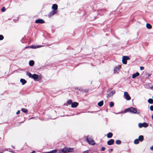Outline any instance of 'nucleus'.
<instances>
[{
  "instance_id": "nucleus-39",
  "label": "nucleus",
  "mask_w": 153,
  "mask_h": 153,
  "mask_svg": "<svg viewBox=\"0 0 153 153\" xmlns=\"http://www.w3.org/2000/svg\"><path fill=\"white\" fill-rule=\"evenodd\" d=\"M113 150V149H109V150H108V151H109V152L110 153Z\"/></svg>"
},
{
  "instance_id": "nucleus-7",
  "label": "nucleus",
  "mask_w": 153,
  "mask_h": 153,
  "mask_svg": "<svg viewBox=\"0 0 153 153\" xmlns=\"http://www.w3.org/2000/svg\"><path fill=\"white\" fill-rule=\"evenodd\" d=\"M124 96L125 97V98L128 100H131V97L129 95L128 93L127 92H125L124 93Z\"/></svg>"
},
{
  "instance_id": "nucleus-19",
  "label": "nucleus",
  "mask_w": 153,
  "mask_h": 153,
  "mask_svg": "<svg viewBox=\"0 0 153 153\" xmlns=\"http://www.w3.org/2000/svg\"><path fill=\"white\" fill-rule=\"evenodd\" d=\"M139 140L140 142H142L144 140V137L143 135H140L138 137Z\"/></svg>"
},
{
  "instance_id": "nucleus-50",
  "label": "nucleus",
  "mask_w": 153,
  "mask_h": 153,
  "mask_svg": "<svg viewBox=\"0 0 153 153\" xmlns=\"http://www.w3.org/2000/svg\"><path fill=\"white\" fill-rule=\"evenodd\" d=\"M95 112L94 111H91L90 112L91 113H93V112Z\"/></svg>"
},
{
  "instance_id": "nucleus-51",
  "label": "nucleus",
  "mask_w": 153,
  "mask_h": 153,
  "mask_svg": "<svg viewBox=\"0 0 153 153\" xmlns=\"http://www.w3.org/2000/svg\"><path fill=\"white\" fill-rule=\"evenodd\" d=\"M3 153V152H0V153Z\"/></svg>"
},
{
  "instance_id": "nucleus-15",
  "label": "nucleus",
  "mask_w": 153,
  "mask_h": 153,
  "mask_svg": "<svg viewBox=\"0 0 153 153\" xmlns=\"http://www.w3.org/2000/svg\"><path fill=\"white\" fill-rule=\"evenodd\" d=\"M120 68L119 67H116L114 69V72L115 73H118L119 72Z\"/></svg>"
},
{
  "instance_id": "nucleus-25",
  "label": "nucleus",
  "mask_w": 153,
  "mask_h": 153,
  "mask_svg": "<svg viewBox=\"0 0 153 153\" xmlns=\"http://www.w3.org/2000/svg\"><path fill=\"white\" fill-rule=\"evenodd\" d=\"M67 103L69 105H71L73 102H72V100H69L67 101Z\"/></svg>"
},
{
  "instance_id": "nucleus-2",
  "label": "nucleus",
  "mask_w": 153,
  "mask_h": 153,
  "mask_svg": "<svg viewBox=\"0 0 153 153\" xmlns=\"http://www.w3.org/2000/svg\"><path fill=\"white\" fill-rule=\"evenodd\" d=\"M74 149L73 148H67L65 147L62 149V151L64 153H67L68 152H71L73 151Z\"/></svg>"
},
{
  "instance_id": "nucleus-49",
  "label": "nucleus",
  "mask_w": 153,
  "mask_h": 153,
  "mask_svg": "<svg viewBox=\"0 0 153 153\" xmlns=\"http://www.w3.org/2000/svg\"><path fill=\"white\" fill-rule=\"evenodd\" d=\"M45 153H50V152H45Z\"/></svg>"
},
{
  "instance_id": "nucleus-20",
  "label": "nucleus",
  "mask_w": 153,
  "mask_h": 153,
  "mask_svg": "<svg viewBox=\"0 0 153 153\" xmlns=\"http://www.w3.org/2000/svg\"><path fill=\"white\" fill-rule=\"evenodd\" d=\"M113 136V134L111 132H109L107 134V137L108 138H111Z\"/></svg>"
},
{
  "instance_id": "nucleus-27",
  "label": "nucleus",
  "mask_w": 153,
  "mask_h": 153,
  "mask_svg": "<svg viewBox=\"0 0 153 153\" xmlns=\"http://www.w3.org/2000/svg\"><path fill=\"white\" fill-rule=\"evenodd\" d=\"M121 143V141L120 140H117L116 141V143L118 145L120 144Z\"/></svg>"
},
{
  "instance_id": "nucleus-34",
  "label": "nucleus",
  "mask_w": 153,
  "mask_h": 153,
  "mask_svg": "<svg viewBox=\"0 0 153 153\" xmlns=\"http://www.w3.org/2000/svg\"><path fill=\"white\" fill-rule=\"evenodd\" d=\"M7 150L9 152H10L12 153H13V151L12 150L10 149H7Z\"/></svg>"
},
{
  "instance_id": "nucleus-3",
  "label": "nucleus",
  "mask_w": 153,
  "mask_h": 153,
  "mask_svg": "<svg viewBox=\"0 0 153 153\" xmlns=\"http://www.w3.org/2000/svg\"><path fill=\"white\" fill-rule=\"evenodd\" d=\"M129 57L128 56H124L122 58V62L123 64L126 65L127 63V60H129Z\"/></svg>"
},
{
  "instance_id": "nucleus-41",
  "label": "nucleus",
  "mask_w": 153,
  "mask_h": 153,
  "mask_svg": "<svg viewBox=\"0 0 153 153\" xmlns=\"http://www.w3.org/2000/svg\"><path fill=\"white\" fill-rule=\"evenodd\" d=\"M13 21L14 22H17V21H18V20H17V19H13Z\"/></svg>"
},
{
  "instance_id": "nucleus-43",
  "label": "nucleus",
  "mask_w": 153,
  "mask_h": 153,
  "mask_svg": "<svg viewBox=\"0 0 153 153\" xmlns=\"http://www.w3.org/2000/svg\"><path fill=\"white\" fill-rule=\"evenodd\" d=\"M150 149L151 150H153V146H152L150 148Z\"/></svg>"
},
{
  "instance_id": "nucleus-53",
  "label": "nucleus",
  "mask_w": 153,
  "mask_h": 153,
  "mask_svg": "<svg viewBox=\"0 0 153 153\" xmlns=\"http://www.w3.org/2000/svg\"><path fill=\"white\" fill-rule=\"evenodd\" d=\"M32 118H33L32 117V118H30L29 119H32Z\"/></svg>"
},
{
  "instance_id": "nucleus-14",
  "label": "nucleus",
  "mask_w": 153,
  "mask_h": 153,
  "mask_svg": "<svg viewBox=\"0 0 153 153\" xmlns=\"http://www.w3.org/2000/svg\"><path fill=\"white\" fill-rule=\"evenodd\" d=\"M52 8L53 10L58 11V5L57 4H53L52 6Z\"/></svg>"
},
{
  "instance_id": "nucleus-11",
  "label": "nucleus",
  "mask_w": 153,
  "mask_h": 153,
  "mask_svg": "<svg viewBox=\"0 0 153 153\" xmlns=\"http://www.w3.org/2000/svg\"><path fill=\"white\" fill-rule=\"evenodd\" d=\"M39 77V75L38 74H33L31 78L36 81L38 79Z\"/></svg>"
},
{
  "instance_id": "nucleus-28",
  "label": "nucleus",
  "mask_w": 153,
  "mask_h": 153,
  "mask_svg": "<svg viewBox=\"0 0 153 153\" xmlns=\"http://www.w3.org/2000/svg\"><path fill=\"white\" fill-rule=\"evenodd\" d=\"M21 110L22 112L25 113H26L27 112V110L26 108H22Z\"/></svg>"
},
{
  "instance_id": "nucleus-30",
  "label": "nucleus",
  "mask_w": 153,
  "mask_h": 153,
  "mask_svg": "<svg viewBox=\"0 0 153 153\" xmlns=\"http://www.w3.org/2000/svg\"><path fill=\"white\" fill-rule=\"evenodd\" d=\"M25 47V48H27L28 47ZM30 48H33V49H34V48H36V46H34L33 45H31V46H30Z\"/></svg>"
},
{
  "instance_id": "nucleus-45",
  "label": "nucleus",
  "mask_w": 153,
  "mask_h": 153,
  "mask_svg": "<svg viewBox=\"0 0 153 153\" xmlns=\"http://www.w3.org/2000/svg\"><path fill=\"white\" fill-rule=\"evenodd\" d=\"M12 147H13V149H14L15 148V147L14 146H13L12 145Z\"/></svg>"
},
{
  "instance_id": "nucleus-44",
  "label": "nucleus",
  "mask_w": 153,
  "mask_h": 153,
  "mask_svg": "<svg viewBox=\"0 0 153 153\" xmlns=\"http://www.w3.org/2000/svg\"><path fill=\"white\" fill-rule=\"evenodd\" d=\"M147 75H148V76H149L151 75V74H148Z\"/></svg>"
},
{
  "instance_id": "nucleus-26",
  "label": "nucleus",
  "mask_w": 153,
  "mask_h": 153,
  "mask_svg": "<svg viewBox=\"0 0 153 153\" xmlns=\"http://www.w3.org/2000/svg\"><path fill=\"white\" fill-rule=\"evenodd\" d=\"M148 102L151 104H152L153 103V100L152 99H149L148 100Z\"/></svg>"
},
{
  "instance_id": "nucleus-35",
  "label": "nucleus",
  "mask_w": 153,
  "mask_h": 153,
  "mask_svg": "<svg viewBox=\"0 0 153 153\" xmlns=\"http://www.w3.org/2000/svg\"><path fill=\"white\" fill-rule=\"evenodd\" d=\"M150 109L151 111H153V105H151L150 106Z\"/></svg>"
},
{
  "instance_id": "nucleus-36",
  "label": "nucleus",
  "mask_w": 153,
  "mask_h": 153,
  "mask_svg": "<svg viewBox=\"0 0 153 153\" xmlns=\"http://www.w3.org/2000/svg\"><path fill=\"white\" fill-rule=\"evenodd\" d=\"M105 149V148L104 147H102L101 150L102 151H104Z\"/></svg>"
},
{
  "instance_id": "nucleus-24",
  "label": "nucleus",
  "mask_w": 153,
  "mask_h": 153,
  "mask_svg": "<svg viewBox=\"0 0 153 153\" xmlns=\"http://www.w3.org/2000/svg\"><path fill=\"white\" fill-rule=\"evenodd\" d=\"M27 75L29 76V77L31 78L32 77V76L33 74H32L30 73L29 72H27Z\"/></svg>"
},
{
  "instance_id": "nucleus-31",
  "label": "nucleus",
  "mask_w": 153,
  "mask_h": 153,
  "mask_svg": "<svg viewBox=\"0 0 153 153\" xmlns=\"http://www.w3.org/2000/svg\"><path fill=\"white\" fill-rule=\"evenodd\" d=\"M57 151L56 149H54L50 151V153H56L57 152Z\"/></svg>"
},
{
  "instance_id": "nucleus-32",
  "label": "nucleus",
  "mask_w": 153,
  "mask_h": 153,
  "mask_svg": "<svg viewBox=\"0 0 153 153\" xmlns=\"http://www.w3.org/2000/svg\"><path fill=\"white\" fill-rule=\"evenodd\" d=\"M1 11L2 12H4L5 11V8L4 7H2L1 10Z\"/></svg>"
},
{
  "instance_id": "nucleus-18",
  "label": "nucleus",
  "mask_w": 153,
  "mask_h": 153,
  "mask_svg": "<svg viewBox=\"0 0 153 153\" xmlns=\"http://www.w3.org/2000/svg\"><path fill=\"white\" fill-rule=\"evenodd\" d=\"M29 65L30 66H32L34 64V62L33 60H31L29 62Z\"/></svg>"
},
{
  "instance_id": "nucleus-10",
  "label": "nucleus",
  "mask_w": 153,
  "mask_h": 153,
  "mask_svg": "<svg viewBox=\"0 0 153 153\" xmlns=\"http://www.w3.org/2000/svg\"><path fill=\"white\" fill-rule=\"evenodd\" d=\"M79 105V103L76 102H73L71 105V107L75 108L76 107Z\"/></svg>"
},
{
  "instance_id": "nucleus-6",
  "label": "nucleus",
  "mask_w": 153,
  "mask_h": 153,
  "mask_svg": "<svg viewBox=\"0 0 153 153\" xmlns=\"http://www.w3.org/2000/svg\"><path fill=\"white\" fill-rule=\"evenodd\" d=\"M57 12L58 11L53 10L50 12L48 15V16L49 17H51L53 15L56 14Z\"/></svg>"
},
{
  "instance_id": "nucleus-9",
  "label": "nucleus",
  "mask_w": 153,
  "mask_h": 153,
  "mask_svg": "<svg viewBox=\"0 0 153 153\" xmlns=\"http://www.w3.org/2000/svg\"><path fill=\"white\" fill-rule=\"evenodd\" d=\"M35 23L36 24H43L45 23V21L42 19H38L35 20Z\"/></svg>"
},
{
  "instance_id": "nucleus-4",
  "label": "nucleus",
  "mask_w": 153,
  "mask_h": 153,
  "mask_svg": "<svg viewBox=\"0 0 153 153\" xmlns=\"http://www.w3.org/2000/svg\"><path fill=\"white\" fill-rule=\"evenodd\" d=\"M86 139L87 141L90 144L92 145H94L95 144L94 141L91 138H89L88 136Z\"/></svg>"
},
{
  "instance_id": "nucleus-33",
  "label": "nucleus",
  "mask_w": 153,
  "mask_h": 153,
  "mask_svg": "<svg viewBox=\"0 0 153 153\" xmlns=\"http://www.w3.org/2000/svg\"><path fill=\"white\" fill-rule=\"evenodd\" d=\"M4 36L2 35H0V40H2L4 39Z\"/></svg>"
},
{
  "instance_id": "nucleus-37",
  "label": "nucleus",
  "mask_w": 153,
  "mask_h": 153,
  "mask_svg": "<svg viewBox=\"0 0 153 153\" xmlns=\"http://www.w3.org/2000/svg\"><path fill=\"white\" fill-rule=\"evenodd\" d=\"M89 151L88 150H86L83 152V153H88Z\"/></svg>"
},
{
  "instance_id": "nucleus-38",
  "label": "nucleus",
  "mask_w": 153,
  "mask_h": 153,
  "mask_svg": "<svg viewBox=\"0 0 153 153\" xmlns=\"http://www.w3.org/2000/svg\"><path fill=\"white\" fill-rule=\"evenodd\" d=\"M42 46L40 45H38L37 46H36V48H39L40 47H42Z\"/></svg>"
},
{
  "instance_id": "nucleus-42",
  "label": "nucleus",
  "mask_w": 153,
  "mask_h": 153,
  "mask_svg": "<svg viewBox=\"0 0 153 153\" xmlns=\"http://www.w3.org/2000/svg\"><path fill=\"white\" fill-rule=\"evenodd\" d=\"M144 69V67L143 66H141L140 67V70H143Z\"/></svg>"
},
{
  "instance_id": "nucleus-16",
  "label": "nucleus",
  "mask_w": 153,
  "mask_h": 153,
  "mask_svg": "<svg viewBox=\"0 0 153 153\" xmlns=\"http://www.w3.org/2000/svg\"><path fill=\"white\" fill-rule=\"evenodd\" d=\"M140 75V74L138 72H137L136 73L132 74V78L133 79L135 78L136 77Z\"/></svg>"
},
{
  "instance_id": "nucleus-8",
  "label": "nucleus",
  "mask_w": 153,
  "mask_h": 153,
  "mask_svg": "<svg viewBox=\"0 0 153 153\" xmlns=\"http://www.w3.org/2000/svg\"><path fill=\"white\" fill-rule=\"evenodd\" d=\"M115 91L114 90H113L111 92H110L109 94H108L107 95V97L108 98H109L110 97H112L113 95L115 94Z\"/></svg>"
},
{
  "instance_id": "nucleus-29",
  "label": "nucleus",
  "mask_w": 153,
  "mask_h": 153,
  "mask_svg": "<svg viewBox=\"0 0 153 153\" xmlns=\"http://www.w3.org/2000/svg\"><path fill=\"white\" fill-rule=\"evenodd\" d=\"M109 105L110 107H112L114 105V102H111L110 103Z\"/></svg>"
},
{
  "instance_id": "nucleus-23",
  "label": "nucleus",
  "mask_w": 153,
  "mask_h": 153,
  "mask_svg": "<svg viewBox=\"0 0 153 153\" xmlns=\"http://www.w3.org/2000/svg\"><path fill=\"white\" fill-rule=\"evenodd\" d=\"M139 139H136L134 140V143L135 144H137L139 143Z\"/></svg>"
},
{
  "instance_id": "nucleus-13",
  "label": "nucleus",
  "mask_w": 153,
  "mask_h": 153,
  "mask_svg": "<svg viewBox=\"0 0 153 153\" xmlns=\"http://www.w3.org/2000/svg\"><path fill=\"white\" fill-rule=\"evenodd\" d=\"M105 11V9H99L98 11V14H100V15H103V12Z\"/></svg>"
},
{
  "instance_id": "nucleus-47",
  "label": "nucleus",
  "mask_w": 153,
  "mask_h": 153,
  "mask_svg": "<svg viewBox=\"0 0 153 153\" xmlns=\"http://www.w3.org/2000/svg\"><path fill=\"white\" fill-rule=\"evenodd\" d=\"M97 18V17L96 16L94 17V19H96Z\"/></svg>"
},
{
  "instance_id": "nucleus-48",
  "label": "nucleus",
  "mask_w": 153,
  "mask_h": 153,
  "mask_svg": "<svg viewBox=\"0 0 153 153\" xmlns=\"http://www.w3.org/2000/svg\"><path fill=\"white\" fill-rule=\"evenodd\" d=\"M151 89L153 90V86L151 88Z\"/></svg>"
},
{
  "instance_id": "nucleus-46",
  "label": "nucleus",
  "mask_w": 153,
  "mask_h": 153,
  "mask_svg": "<svg viewBox=\"0 0 153 153\" xmlns=\"http://www.w3.org/2000/svg\"><path fill=\"white\" fill-rule=\"evenodd\" d=\"M152 120H153V114L152 116Z\"/></svg>"
},
{
  "instance_id": "nucleus-40",
  "label": "nucleus",
  "mask_w": 153,
  "mask_h": 153,
  "mask_svg": "<svg viewBox=\"0 0 153 153\" xmlns=\"http://www.w3.org/2000/svg\"><path fill=\"white\" fill-rule=\"evenodd\" d=\"M20 113V111L19 110H18L16 113V114H19Z\"/></svg>"
},
{
  "instance_id": "nucleus-22",
  "label": "nucleus",
  "mask_w": 153,
  "mask_h": 153,
  "mask_svg": "<svg viewBox=\"0 0 153 153\" xmlns=\"http://www.w3.org/2000/svg\"><path fill=\"white\" fill-rule=\"evenodd\" d=\"M147 28L149 29H150L152 28V26L149 23H147L146 25Z\"/></svg>"
},
{
  "instance_id": "nucleus-12",
  "label": "nucleus",
  "mask_w": 153,
  "mask_h": 153,
  "mask_svg": "<svg viewBox=\"0 0 153 153\" xmlns=\"http://www.w3.org/2000/svg\"><path fill=\"white\" fill-rule=\"evenodd\" d=\"M114 142V140L111 139L107 142V144L108 145H111L113 144Z\"/></svg>"
},
{
  "instance_id": "nucleus-52",
  "label": "nucleus",
  "mask_w": 153,
  "mask_h": 153,
  "mask_svg": "<svg viewBox=\"0 0 153 153\" xmlns=\"http://www.w3.org/2000/svg\"><path fill=\"white\" fill-rule=\"evenodd\" d=\"M23 123V122H20V123Z\"/></svg>"
},
{
  "instance_id": "nucleus-17",
  "label": "nucleus",
  "mask_w": 153,
  "mask_h": 153,
  "mask_svg": "<svg viewBox=\"0 0 153 153\" xmlns=\"http://www.w3.org/2000/svg\"><path fill=\"white\" fill-rule=\"evenodd\" d=\"M20 81L23 85H25L27 82L26 80L23 79H21Z\"/></svg>"
},
{
  "instance_id": "nucleus-21",
  "label": "nucleus",
  "mask_w": 153,
  "mask_h": 153,
  "mask_svg": "<svg viewBox=\"0 0 153 153\" xmlns=\"http://www.w3.org/2000/svg\"><path fill=\"white\" fill-rule=\"evenodd\" d=\"M103 104V100L101 101L98 103V105L100 107L102 106Z\"/></svg>"
},
{
  "instance_id": "nucleus-1",
  "label": "nucleus",
  "mask_w": 153,
  "mask_h": 153,
  "mask_svg": "<svg viewBox=\"0 0 153 153\" xmlns=\"http://www.w3.org/2000/svg\"><path fill=\"white\" fill-rule=\"evenodd\" d=\"M127 112H130L131 114H137L139 115L140 116V110H138L137 111L135 108L133 107L129 108L126 109L125 111L123 112H122L116 114H118L123 113H125Z\"/></svg>"
},
{
  "instance_id": "nucleus-5",
  "label": "nucleus",
  "mask_w": 153,
  "mask_h": 153,
  "mask_svg": "<svg viewBox=\"0 0 153 153\" xmlns=\"http://www.w3.org/2000/svg\"><path fill=\"white\" fill-rule=\"evenodd\" d=\"M148 126V124L144 122L143 123H140L138 124V126L140 128H141L143 127L144 128H146Z\"/></svg>"
}]
</instances>
